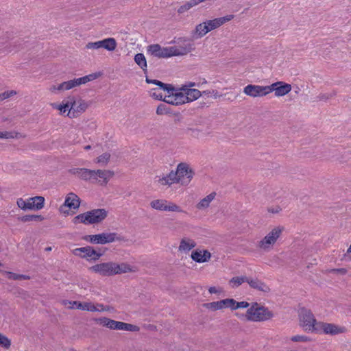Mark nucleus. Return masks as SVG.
Masks as SVG:
<instances>
[{"label": "nucleus", "instance_id": "obj_1", "mask_svg": "<svg viewBox=\"0 0 351 351\" xmlns=\"http://www.w3.org/2000/svg\"><path fill=\"white\" fill-rule=\"evenodd\" d=\"M61 116H66L73 119L80 117L89 108V101L77 95H69L61 102H54L50 104Z\"/></svg>", "mask_w": 351, "mask_h": 351}, {"label": "nucleus", "instance_id": "obj_2", "mask_svg": "<svg viewBox=\"0 0 351 351\" xmlns=\"http://www.w3.org/2000/svg\"><path fill=\"white\" fill-rule=\"evenodd\" d=\"M193 83L185 84L180 88L173 87V95L168 98L170 104L172 105H182L186 103L192 102L202 95L201 92L196 88H193Z\"/></svg>", "mask_w": 351, "mask_h": 351}, {"label": "nucleus", "instance_id": "obj_3", "mask_svg": "<svg viewBox=\"0 0 351 351\" xmlns=\"http://www.w3.org/2000/svg\"><path fill=\"white\" fill-rule=\"evenodd\" d=\"M108 216V211L104 208L93 209L74 217L71 222L77 226L82 223L86 226L101 223Z\"/></svg>", "mask_w": 351, "mask_h": 351}, {"label": "nucleus", "instance_id": "obj_4", "mask_svg": "<svg viewBox=\"0 0 351 351\" xmlns=\"http://www.w3.org/2000/svg\"><path fill=\"white\" fill-rule=\"evenodd\" d=\"M189 52V48L184 46H171L162 47L158 45H152L148 47L147 53L153 56L159 58H166L172 56H179L187 54Z\"/></svg>", "mask_w": 351, "mask_h": 351}, {"label": "nucleus", "instance_id": "obj_5", "mask_svg": "<svg viewBox=\"0 0 351 351\" xmlns=\"http://www.w3.org/2000/svg\"><path fill=\"white\" fill-rule=\"evenodd\" d=\"M274 315V313L268 308L257 302H252L243 316L247 321L258 322L269 320Z\"/></svg>", "mask_w": 351, "mask_h": 351}, {"label": "nucleus", "instance_id": "obj_6", "mask_svg": "<svg viewBox=\"0 0 351 351\" xmlns=\"http://www.w3.org/2000/svg\"><path fill=\"white\" fill-rule=\"evenodd\" d=\"M283 231L284 228L280 226L272 228L265 237L258 241L256 245L258 249L263 252H269L272 250Z\"/></svg>", "mask_w": 351, "mask_h": 351}, {"label": "nucleus", "instance_id": "obj_7", "mask_svg": "<svg viewBox=\"0 0 351 351\" xmlns=\"http://www.w3.org/2000/svg\"><path fill=\"white\" fill-rule=\"evenodd\" d=\"M195 171L191 165L187 162L179 163L175 171H171V176L174 178V182L182 186H188L193 180Z\"/></svg>", "mask_w": 351, "mask_h": 351}, {"label": "nucleus", "instance_id": "obj_8", "mask_svg": "<svg viewBox=\"0 0 351 351\" xmlns=\"http://www.w3.org/2000/svg\"><path fill=\"white\" fill-rule=\"evenodd\" d=\"M146 82L149 84H154L157 86L156 88H152L149 91L152 97L158 100H163L165 102L170 104V101H169L167 99L173 95V86L172 85L149 78H146Z\"/></svg>", "mask_w": 351, "mask_h": 351}, {"label": "nucleus", "instance_id": "obj_9", "mask_svg": "<svg viewBox=\"0 0 351 351\" xmlns=\"http://www.w3.org/2000/svg\"><path fill=\"white\" fill-rule=\"evenodd\" d=\"M95 322L99 325L106 327L110 330H123L128 332H138L139 326L125 323L123 322L116 321L106 317H101L95 319Z\"/></svg>", "mask_w": 351, "mask_h": 351}, {"label": "nucleus", "instance_id": "obj_10", "mask_svg": "<svg viewBox=\"0 0 351 351\" xmlns=\"http://www.w3.org/2000/svg\"><path fill=\"white\" fill-rule=\"evenodd\" d=\"M300 326L306 332L317 333L319 324L321 322H317L313 314L310 310L301 308L299 312Z\"/></svg>", "mask_w": 351, "mask_h": 351}, {"label": "nucleus", "instance_id": "obj_11", "mask_svg": "<svg viewBox=\"0 0 351 351\" xmlns=\"http://www.w3.org/2000/svg\"><path fill=\"white\" fill-rule=\"evenodd\" d=\"M16 204L17 206L25 210H40L45 207V199L43 196H35L23 199L19 197L16 199Z\"/></svg>", "mask_w": 351, "mask_h": 351}, {"label": "nucleus", "instance_id": "obj_12", "mask_svg": "<svg viewBox=\"0 0 351 351\" xmlns=\"http://www.w3.org/2000/svg\"><path fill=\"white\" fill-rule=\"evenodd\" d=\"M82 239L94 245H105L120 240L116 232H103L96 234H88L82 237Z\"/></svg>", "mask_w": 351, "mask_h": 351}, {"label": "nucleus", "instance_id": "obj_13", "mask_svg": "<svg viewBox=\"0 0 351 351\" xmlns=\"http://www.w3.org/2000/svg\"><path fill=\"white\" fill-rule=\"evenodd\" d=\"M149 206L152 209L160 212H183L180 206L173 202L165 199H154L150 202Z\"/></svg>", "mask_w": 351, "mask_h": 351}, {"label": "nucleus", "instance_id": "obj_14", "mask_svg": "<svg viewBox=\"0 0 351 351\" xmlns=\"http://www.w3.org/2000/svg\"><path fill=\"white\" fill-rule=\"evenodd\" d=\"M88 270L94 274L108 277L114 276V261L101 262L93 265Z\"/></svg>", "mask_w": 351, "mask_h": 351}, {"label": "nucleus", "instance_id": "obj_15", "mask_svg": "<svg viewBox=\"0 0 351 351\" xmlns=\"http://www.w3.org/2000/svg\"><path fill=\"white\" fill-rule=\"evenodd\" d=\"M72 254L87 261H97L102 256V254L97 252L94 247L89 245L73 249Z\"/></svg>", "mask_w": 351, "mask_h": 351}, {"label": "nucleus", "instance_id": "obj_16", "mask_svg": "<svg viewBox=\"0 0 351 351\" xmlns=\"http://www.w3.org/2000/svg\"><path fill=\"white\" fill-rule=\"evenodd\" d=\"M79 306V310L90 313H110L114 311V308L111 306L104 305L98 302H93L90 300L80 301Z\"/></svg>", "mask_w": 351, "mask_h": 351}, {"label": "nucleus", "instance_id": "obj_17", "mask_svg": "<svg viewBox=\"0 0 351 351\" xmlns=\"http://www.w3.org/2000/svg\"><path fill=\"white\" fill-rule=\"evenodd\" d=\"M100 73H93L82 77L63 82L65 91L93 81L100 77Z\"/></svg>", "mask_w": 351, "mask_h": 351}, {"label": "nucleus", "instance_id": "obj_18", "mask_svg": "<svg viewBox=\"0 0 351 351\" xmlns=\"http://www.w3.org/2000/svg\"><path fill=\"white\" fill-rule=\"evenodd\" d=\"M204 306L207 310L212 312L224 311L226 309H229L232 311V298H223L219 300L206 303Z\"/></svg>", "mask_w": 351, "mask_h": 351}, {"label": "nucleus", "instance_id": "obj_19", "mask_svg": "<svg viewBox=\"0 0 351 351\" xmlns=\"http://www.w3.org/2000/svg\"><path fill=\"white\" fill-rule=\"evenodd\" d=\"M316 334L337 335L345 332L346 328L340 325L332 323L320 322Z\"/></svg>", "mask_w": 351, "mask_h": 351}, {"label": "nucleus", "instance_id": "obj_20", "mask_svg": "<svg viewBox=\"0 0 351 351\" xmlns=\"http://www.w3.org/2000/svg\"><path fill=\"white\" fill-rule=\"evenodd\" d=\"M80 206V197L73 193H69L65 197L64 204L60 207V211L65 215H69V209L77 210Z\"/></svg>", "mask_w": 351, "mask_h": 351}, {"label": "nucleus", "instance_id": "obj_21", "mask_svg": "<svg viewBox=\"0 0 351 351\" xmlns=\"http://www.w3.org/2000/svg\"><path fill=\"white\" fill-rule=\"evenodd\" d=\"M190 257L197 263H206L210 261L212 254L208 250L199 247L192 250Z\"/></svg>", "mask_w": 351, "mask_h": 351}, {"label": "nucleus", "instance_id": "obj_22", "mask_svg": "<svg viewBox=\"0 0 351 351\" xmlns=\"http://www.w3.org/2000/svg\"><path fill=\"white\" fill-rule=\"evenodd\" d=\"M268 86L248 84L243 88L245 95L251 97H261L268 95Z\"/></svg>", "mask_w": 351, "mask_h": 351}, {"label": "nucleus", "instance_id": "obj_23", "mask_svg": "<svg viewBox=\"0 0 351 351\" xmlns=\"http://www.w3.org/2000/svg\"><path fill=\"white\" fill-rule=\"evenodd\" d=\"M114 175V173L112 170H94L93 182L97 183L101 186H106Z\"/></svg>", "mask_w": 351, "mask_h": 351}, {"label": "nucleus", "instance_id": "obj_24", "mask_svg": "<svg viewBox=\"0 0 351 351\" xmlns=\"http://www.w3.org/2000/svg\"><path fill=\"white\" fill-rule=\"evenodd\" d=\"M268 94L274 92L276 97H282L291 90V86L283 82H277L268 86Z\"/></svg>", "mask_w": 351, "mask_h": 351}, {"label": "nucleus", "instance_id": "obj_25", "mask_svg": "<svg viewBox=\"0 0 351 351\" xmlns=\"http://www.w3.org/2000/svg\"><path fill=\"white\" fill-rule=\"evenodd\" d=\"M69 173L85 181L93 182V180L94 170L92 169L86 168H73L69 170Z\"/></svg>", "mask_w": 351, "mask_h": 351}, {"label": "nucleus", "instance_id": "obj_26", "mask_svg": "<svg viewBox=\"0 0 351 351\" xmlns=\"http://www.w3.org/2000/svg\"><path fill=\"white\" fill-rule=\"evenodd\" d=\"M233 19L232 15H227L222 17L215 18L210 20L205 21L208 32L219 28L227 22L230 21Z\"/></svg>", "mask_w": 351, "mask_h": 351}, {"label": "nucleus", "instance_id": "obj_27", "mask_svg": "<svg viewBox=\"0 0 351 351\" xmlns=\"http://www.w3.org/2000/svg\"><path fill=\"white\" fill-rule=\"evenodd\" d=\"M196 245L197 243L194 239L184 237L180 239L178 250L182 254H187L192 250L195 249Z\"/></svg>", "mask_w": 351, "mask_h": 351}, {"label": "nucleus", "instance_id": "obj_28", "mask_svg": "<svg viewBox=\"0 0 351 351\" xmlns=\"http://www.w3.org/2000/svg\"><path fill=\"white\" fill-rule=\"evenodd\" d=\"M138 271L137 267L132 265L128 263H118L114 262V274L115 275L125 273H135Z\"/></svg>", "mask_w": 351, "mask_h": 351}, {"label": "nucleus", "instance_id": "obj_29", "mask_svg": "<svg viewBox=\"0 0 351 351\" xmlns=\"http://www.w3.org/2000/svg\"><path fill=\"white\" fill-rule=\"evenodd\" d=\"M216 193L212 192L201 198L195 205V208L199 211H206L210 206L212 202L216 198Z\"/></svg>", "mask_w": 351, "mask_h": 351}, {"label": "nucleus", "instance_id": "obj_30", "mask_svg": "<svg viewBox=\"0 0 351 351\" xmlns=\"http://www.w3.org/2000/svg\"><path fill=\"white\" fill-rule=\"evenodd\" d=\"M247 284L251 288L264 293H269L271 290L267 285L258 278L249 277Z\"/></svg>", "mask_w": 351, "mask_h": 351}, {"label": "nucleus", "instance_id": "obj_31", "mask_svg": "<svg viewBox=\"0 0 351 351\" xmlns=\"http://www.w3.org/2000/svg\"><path fill=\"white\" fill-rule=\"evenodd\" d=\"M208 33L205 21L196 25L195 29L192 32V36L194 39H198L204 37Z\"/></svg>", "mask_w": 351, "mask_h": 351}, {"label": "nucleus", "instance_id": "obj_32", "mask_svg": "<svg viewBox=\"0 0 351 351\" xmlns=\"http://www.w3.org/2000/svg\"><path fill=\"white\" fill-rule=\"evenodd\" d=\"M248 278L246 276H234L229 280L228 285L231 289H237L244 282L247 283Z\"/></svg>", "mask_w": 351, "mask_h": 351}, {"label": "nucleus", "instance_id": "obj_33", "mask_svg": "<svg viewBox=\"0 0 351 351\" xmlns=\"http://www.w3.org/2000/svg\"><path fill=\"white\" fill-rule=\"evenodd\" d=\"M102 48L106 49L108 51H113L115 50L117 43L114 38H108L101 40Z\"/></svg>", "mask_w": 351, "mask_h": 351}, {"label": "nucleus", "instance_id": "obj_34", "mask_svg": "<svg viewBox=\"0 0 351 351\" xmlns=\"http://www.w3.org/2000/svg\"><path fill=\"white\" fill-rule=\"evenodd\" d=\"M110 159V154L108 152L103 153L97 157L94 162L97 164L99 166L105 167L108 165V162Z\"/></svg>", "mask_w": 351, "mask_h": 351}, {"label": "nucleus", "instance_id": "obj_35", "mask_svg": "<svg viewBox=\"0 0 351 351\" xmlns=\"http://www.w3.org/2000/svg\"><path fill=\"white\" fill-rule=\"evenodd\" d=\"M158 182L162 186H169L171 184L175 183L174 178L173 176H171V171L166 176L159 177Z\"/></svg>", "mask_w": 351, "mask_h": 351}, {"label": "nucleus", "instance_id": "obj_36", "mask_svg": "<svg viewBox=\"0 0 351 351\" xmlns=\"http://www.w3.org/2000/svg\"><path fill=\"white\" fill-rule=\"evenodd\" d=\"M44 220L45 217L41 215H26L21 218V221L23 222H29L32 221L40 222Z\"/></svg>", "mask_w": 351, "mask_h": 351}, {"label": "nucleus", "instance_id": "obj_37", "mask_svg": "<svg viewBox=\"0 0 351 351\" xmlns=\"http://www.w3.org/2000/svg\"><path fill=\"white\" fill-rule=\"evenodd\" d=\"M251 306V303L247 302V301H240L238 302L234 298H232V311H237L239 308H247L248 309Z\"/></svg>", "mask_w": 351, "mask_h": 351}, {"label": "nucleus", "instance_id": "obj_38", "mask_svg": "<svg viewBox=\"0 0 351 351\" xmlns=\"http://www.w3.org/2000/svg\"><path fill=\"white\" fill-rule=\"evenodd\" d=\"M51 94L56 95L65 91L63 82L60 84H54L51 85L48 88Z\"/></svg>", "mask_w": 351, "mask_h": 351}, {"label": "nucleus", "instance_id": "obj_39", "mask_svg": "<svg viewBox=\"0 0 351 351\" xmlns=\"http://www.w3.org/2000/svg\"><path fill=\"white\" fill-rule=\"evenodd\" d=\"M134 61L143 70L146 69L147 61L143 53H137L134 57Z\"/></svg>", "mask_w": 351, "mask_h": 351}, {"label": "nucleus", "instance_id": "obj_40", "mask_svg": "<svg viewBox=\"0 0 351 351\" xmlns=\"http://www.w3.org/2000/svg\"><path fill=\"white\" fill-rule=\"evenodd\" d=\"M80 301H71L64 300L62 301V304L68 309H78Z\"/></svg>", "mask_w": 351, "mask_h": 351}, {"label": "nucleus", "instance_id": "obj_41", "mask_svg": "<svg viewBox=\"0 0 351 351\" xmlns=\"http://www.w3.org/2000/svg\"><path fill=\"white\" fill-rule=\"evenodd\" d=\"M11 344V340L7 336L0 332V346L3 349L8 350Z\"/></svg>", "mask_w": 351, "mask_h": 351}, {"label": "nucleus", "instance_id": "obj_42", "mask_svg": "<svg viewBox=\"0 0 351 351\" xmlns=\"http://www.w3.org/2000/svg\"><path fill=\"white\" fill-rule=\"evenodd\" d=\"M4 274L5 276L10 280H27L29 278L27 276L17 274L10 271H5Z\"/></svg>", "mask_w": 351, "mask_h": 351}, {"label": "nucleus", "instance_id": "obj_43", "mask_svg": "<svg viewBox=\"0 0 351 351\" xmlns=\"http://www.w3.org/2000/svg\"><path fill=\"white\" fill-rule=\"evenodd\" d=\"M17 94L14 90H8L3 93H0V101H3L10 97L15 96Z\"/></svg>", "mask_w": 351, "mask_h": 351}, {"label": "nucleus", "instance_id": "obj_44", "mask_svg": "<svg viewBox=\"0 0 351 351\" xmlns=\"http://www.w3.org/2000/svg\"><path fill=\"white\" fill-rule=\"evenodd\" d=\"M101 40L96 41V42H89L86 45V48L87 49H99L102 48L101 47Z\"/></svg>", "mask_w": 351, "mask_h": 351}, {"label": "nucleus", "instance_id": "obj_45", "mask_svg": "<svg viewBox=\"0 0 351 351\" xmlns=\"http://www.w3.org/2000/svg\"><path fill=\"white\" fill-rule=\"evenodd\" d=\"M210 294L221 295L223 292V289L219 286H210L208 288Z\"/></svg>", "mask_w": 351, "mask_h": 351}, {"label": "nucleus", "instance_id": "obj_46", "mask_svg": "<svg viewBox=\"0 0 351 351\" xmlns=\"http://www.w3.org/2000/svg\"><path fill=\"white\" fill-rule=\"evenodd\" d=\"M291 340L293 342H307L310 339L304 335H294L291 337Z\"/></svg>", "mask_w": 351, "mask_h": 351}, {"label": "nucleus", "instance_id": "obj_47", "mask_svg": "<svg viewBox=\"0 0 351 351\" xmlns=\"http://www.w3.org/2000/svg\"><path fill=\"white\" fill-rule=\"evenodd\" d=\"M192 7L193 4L191 3L187 2L178 8V12L179 14H183L189 11Z\"/></svg>", "mask_w": 351, "mask_h": 351}, {"label": "nucleus", "instance_id": "obj_48", "mask_svg": "<svg viewBox=\"0 0 351 351\" xmlns=\"http://www.w3.org/2000/svg\"><path fill=\"white\" fill-rule=\"evenodd\" d=\"M267 210L270 213L277 214V213H279L282 210V208L278 205L272 206L269 207L267 208Z\"/></svg>", "mask_w": 351, "mask_h": 351}, {"label": "nucleus", "instance_id": "obj_49", "mask_svg": "<svg viewBox=\"0 0 351 351\" xmlns=\"http://www.w3.org/2000/svg\"><path fill=\"white\" fill-rule=\"evenodd\" d=\"M15 137H17L16 135ZM14 138V136L11 133L8 132H0V138L1 139H9Z\"/></svg>", "mask_w": 351, "mask_h": 351}, {"label": "nucleus", "instance_id": "obj_50", "mask_svg": "<svg viewBox=\"0 0 351 351\" xmlns=\"http://www.w3.org/2000/svg\"><path fill=\"white\" fill-rule=\"evenodd\" d=\"M337 272H338L340 274L345 275L347 273V269L345 268L338 269L335 270Z\"/></svg>", "mask_w": 351, "mask_h": 351}, {"label": "nucleus", "instance_id": "obj_51", "mask_svg": "<svg viewBox=\"0 0 351 351\" xmlns=\"http://www.w3.org/2000/svg\"><path fill=\"white\" fill-rule=\"evenodd\" d=\"M84 148L86 150H88V149H90L91 148V146L90 145H86Z\"/></svg>", "mask_w": 351, "mask_h": 351}, {"label": "nucleus", "instance_id": "obj_52", "mask_svg": "<svg viewBox=\"0 0 351 351\" xmlns=\"http://www.w3.org/2000/svg\"><path fill=\"white\" fill-rule=\"evenodd\" d=\"M47 250H51V247H48Z\"/></svg>", "mask_w": 351, "mask_h": 351}, {"label": "nucleus", "instance_id": "obj_53", "mask_svg": "<svg viewBox=\"0 0 351 351\" xmlns=\"http://www.w3.org/2000/svg\"><path fill=\"white\" fill-rule=\"evenodd\" d=\"M2 265H3V264L0 262V267L2 266Z\"/></svg>", "mask_w": 351, "mask_h": 351}, {"label": "nucleus", "instance_id": "obj_54", "mask_svg": "<svg viewBox=\"0 0 351 351\" xmlns=\"http://www.w3.org/2000/svg\"><path fill=\"white\" fill-rule=\"evenodd\" d=\"M71 351H77V350H71Z\"/></svg>", "mask_w": 351, "mask_h": 351}]
</instances>
